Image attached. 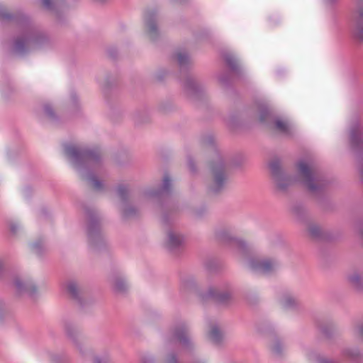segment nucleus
Segmentation results:
<instances>
[{"instance_id": "1", "label": "nucleus", "mask_w": 363, "mask_h": 363, "mask_svg": "<svg viewBox=\"0 0 363 363\" xmlns=\"http://www.w3.org/2000/svg\"><path fill=\"white\" fill-rule=\"evenodd\" d=\"M298 180L303 182L308 189L314 191L316 186L313 183L317 182L313 169L306 162H300L297 165Z\"/></svg>"}, {"instance_id": "2", "label": "nucleus", "mask_w": 363, "mask_h": 363, "mask_svg": "<svg viewBox=\"0 0 363 363\" xmlns=\"http://www.w3.org/2000/svg\"><path fill=\"white\" fill-rule=\"evenodd\" d=\"M213 182L211 185V190L217 193L225 186L227 177L223 165L219 164L212 167Z\"/></svg>"}, {"instance_id": "3", "label": "nucleus", "mask_w": 363, "mask_h": 363, "mask_svg": "<svg viewBox=\"0 0 363 363\" xmlns=\"http://www.w3.org/2000/svg\"><path fill=\"white\" fill-rule=\"evenodd\" d=\"M251 267L259 273L267 274L274 270L275 264L270 260H264L262 262H252Z\"/></svg>"}, {"instance_id": "4", "label": "nucleus", "mask_w": 363, "mask_h": 363, "mask_svg": "<svg viewBox=\"0 0 363 363\" xmlns=\"http://www.w3.org/2000/svg\"><path fill=\"white\" fill-rule=\"evenodd\" d=\"M357 15V24L353 29V35L356 38L363 40V6L359 8Z\"/></svg>"}, {"instance_id": "5", "label": "nucleus", "mask_w": 363, "mask_h": 363, "mask_svg": "<svg viewBox=\"0 0 363 363\" xmlns=\"http://www.w3.org/2000/svg\"><path fill=\"white\" fill-rule=\"evenodd\" d=\"M169 240L168 245L169 247H175L181 245L183 242V238L174 233H169L168 235Z\"/></svg>"}, {"instance_id": "6", "label": "nucleus", "mask_w": 363, "mask_h": 363, "mask_svg": "<svg viewBox=\"0 0 363 363\" xmlns=\"http://www.w3.org/2000/svg\"><path fill=\"white\" fill-rule=\"evenodd\" d=\"M276 130L283 133H288L290 130L289 125L286 121L278 119L275 121Z\"/></svg>"}, {"instance_id": "7", "label": "nucleus", "mask_w": 363, "mask_h": 363, "mask_svg": "<svg viewBox=\"0 0 363 363\" xmlns=\"http://www.w3.org/2000/svg\"><path fill=\"white\" fill-rule=\"evenodd\" d=\"M222 333L216 327H213L209 333V338L215 343H218L222 339Z\"/></svg>"}, {"instance_id": "8", "label": "nucleus", "mask_w": 363, "mask_h": 363, "mask_svg": "<svg viewBox=\"0 0 363 363\" xmlns=\"http://www.w3.org/2000/svg\"><path fill=\"white\" fill-rule=\"evenodd\" d=\"M175 338L180 342H185L187 340L186 332L183 328L177 329L175 331Z\"/></svg>"}, {"instance_id": "9", "label": "nucleus", "mask_w": 363, "mask_h": 363, "mask_svg": "<svg viewBox=\"0 0 363 363\" xmlns=\"http://www.w3.org/2000/svg\"><path fill=\"white\" fill-rule=\"evenodd\" d=\"M66 154L70 157H75L79 155V150L75 146H67L65 148Z\"/></svg>"}, {"instance_id": "10", "label": "nucleus", "mask_w": 363, "mask_h": 363, "mask_svg": "<svg viewBox=\"0 0 363 363\" xmlns=\"http://www.w3.org/2000/svg\"><path fill=\"white\" fill-rule=\"evenodd\" d=\"M67 290L68 293L73 297H75L77 294V286L75 283H68L67 285Z\"/></svg>"}, {"instance_id": "11", "label": "nucleus", "mask_w": 363, "mask_h": 363, "mask_svg": "<svg viewBox=\"0 0 363 363\" xmlns=\"http://www.w3.org/2000/svg\"><path fill=\"white\" fill-rule=\"evenodd\" d=\"M14 285L18 291H26L30 293L33 291V289H30L28 284L23 286L18 279L15 281Z\"/></svg>"}, {"instance_id": "12", "label": "nucleus", "mask_w": 363, "mask_h": 363, "mask_svg": "<svg viewBox=\"0 0 363 363\" xmlns=\"http://www.w3.org/2000/svg\"><path fill=\"white\" fill-rule=\"evenodd\" d=\"M90 186L94 189H99L101 186V183L95 178L89 179Z\"/></svg>"}, {"instance_id": "13", "label": "nucleus", "mask_w": 363, "mask_h": 363, "mask_svg": "<svg viewBox=\"0 0 363 363\" xmlns=\"http://www.w3.org/2000/svg\"><path fill=\"white\" fill-rule=\"evenodd\" d=\"M177 59L178 62L180 65H182L186 62V61L187 60V56L186 54L178 53L177 55Z\"/></svg>"}, {"instance_id": "14", "label": "nucleus", "mask_w": 363, "mask_h": 363, "mask_svg": "<svg viewBox=\"0 0 363 363\" xmlns=\"http://www.w3.org/2000/svg\"><path fill=\"white\" fill-rule=\"evenodd\" d=\"M147 29H148V33L150 35L151 38L153 37V34L156 30L155 26L153 23L149 22L147 23Z\"/></svg>"}, {"instance_id": "15", "label": "nucleus", "mask_w": 363, "mask_h": 363, "mask_svg": "<svg viewBox=\"0 0 363 363\" xmlns=\"http://www.w3.org/2000/svg\"><path fill=\"white\" fill-rule=\"evenodd\" d=\"M126 192H127V190L125 187H122V186L118 187V194L121 199H124Z\"/></svg>"}, {"instance_id": "16", "label": "nucleus", "mask_w": 363, "mask_h": 363, "mask_svg": "<svg viewBox=\"0 0 363 363\" xmlns=\"http://www.w3.org/2000/svg\"><path fill=\"white\" fill-rule=\"evenodd\" d=\"M350 281L352 284H353L354 286H357L358 284L360 281V277L358 275H354L350 277Z\"/></svg>"}, {"instance_id": "17", "label": "nucleus", "mask_w": 363, "mask_h": 363, "mask_svg": "<svg viewBox=\"0 0 363 363\" xmlns=\"http://www.w3.org/2000/svg\"><path fill=\"white\" fill-rule=\"evenodd\" d=\"M269 167H270V169H271L272 173L274 174H276L277 172L278 171V169H279L278 164H277V163H271Z\"/></svg>"}, {"instance_id": "18", "label": "nucleus", "mask_w": 363, "mask_h": 363, "mask_svg": "<svg viewBox=\"0 0 363 363\" xmlns=\"http://www.w3.org/2000/svg\"><path fill=\"white\" fill-rule=\"evenodd\" d=\"M170 179L168 177H165L163 181V186L164 189H167L169 186Z\"/></svg>"}, {"instance_id": "19", "label": "nucleus", "mask_w": 363, "mask_h": 363, "mask_svg": "<svg viewBox=\"0 0 363 363\" xmlns=\"http://www.w3.org/2000/svg\"><path fill=\"white\" fill-rule=\"evenodd\" d=\"M269 113L267 111H265L264 113H262L261 115H260V117H259V120L260 121H265V118L268 116Z\"/></svg>"}, {"instance_id": "20", "label": "nucleus", "mask_w": 363, "mask_h": 363, "mask_svg": "<svg viewBox=\"0 0 363 363\" xmlns=\"http://www.w3.org/2000/svg\"><path fill=\"white\" fill-rule=\"evenodd\" d=\"M42 2L45 7H49L51 3V0H42Z\"/></svg>"}, {"instance_id": "21", "label": "nucleus", "mask_w": 363, "mask_h": 363, "mask_svg": "<svg viewBox=\"0 0 363 363\" xmlns=\"http://www.w3.org/2000/svg\"><path fill=\"white\" fill-rule=\"evenodd\" d=\"M273 350H274V352H276V353H279V349H278V347H277V346H276V347H274Z\"/></svg>"}, {"instance_id": "22", "label": "nucleus", "mask_w": 363, "mask_h": 363, "mask_svg": "<svg viewBox=\"0 0 363 363\" xmlns=\"http://www.w3.org/2000/svg\"><path fill=\"white\" fill-rule=\"evenodd\" d=\"M32 247H33V250H36L38 248L37 244H33Z\"/></svg>"}, {"instance_id": "23", "label": "nucleus", "mask_w": 363, "mask_h": 363, "mask_svg": "<svg viewBox=\"0 0 363 363\" xmlns=\"http://www.w3.org/2000/svg\"><path fill=\"white\" fill-rule=\"evenodd\" d=\"M360 334L363 336V327L360 329Z\"/></svg>"}, {"instance_id": "24", "label": "nucleus", "mask_w": 363, "mask_h": 363, "mask_svg": "<svg viewBox=\"0 0 363 363\" xmlns=\"http://www.w3.org/2000/svg\"><path fill=\"white\" fill-rule=\"evenodd\" d=\"M311 234H313V235H315V233L313 231V229L311 230Z\"/></svg>"}, {"instance_id": "25", "label": "nucleus", "mask_w": 363, "mask_h": 363, "mask_svg": "<svg viewBox=\"0 0 363 363\" xmlns=\"http://www.w3.org/2000/svg\"><path fill=\"white\" fill-rule=\"evenodd\" d=\"M129 214H130V213H129V212H128V211H125V216H128Z\"/></svg>"}, {"instance_id": "26", "label": "nucleus", "mask_w": 363, "mask_h": 363, "mask_svg": "<svg viewBox=\"0 0 363 363\" xmlns=\"http://www.w3.org/2000/svg\"><path fill=\"white\" fill-rule=\"evenodd\" d=\"M95 363H99V361L98 359H96Z\"/></svg>"}, {"instance_id": "27", "label": "nucleus", "mask_w": 363, "mask_h": 363, "mask_svg": "<svg viewBox=\"0 0 363 363\" xmlns=\"http://www.w3.org/2000/svg\"><path fill=\"white\" fill-rule=\"evenodd\" d=\"M278 186L281 187V184H279V182L277 180Z\"/></svg>"}, {"instance_id": "28", "label": "nucleus", "mask_w": 363, "mask_h": 363, "mask_svg": "<svg viewBox=\"0 0 363 363\" xmlns=\"http://www.w3.org/2000/svg\"><path fill=\"white\" fill-rule=\"evenodd\" d=\"M361 174H362V177L363 178V171L362 172Z\"/></svg>"}]
</instances>
